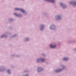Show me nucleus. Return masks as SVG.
<instances>
[{
	"mask_svg": "<svg viewBox=\"0 0 76 76\" xmlns=\"http://www.w3.org/2000/svg\"><path fill=\"white\" fill-rule=\"evenodd\" d=\"M15 9L16 10H20V11H21V12H22L23 13H25V10H23L22 9L20 8H15Z\"/></svg>",
	"mask_w": 76,
	"mask_h": 76,
	"instance_id": "obj_1",
	"label": "nucleus"
},
{
	"mask_svg": "<svg viewBox=\"0 0 76 76\" xmlns=\"http://www.w3.org/2000/svg\"><path fill=\"white\" fill-rule=\"evenodd\" d=\"M70 4H73L74 6L76 5V2L75 1H72L70 2Z\"/></svg>",
	"mask_w": 76,
	"mask_h": 76,
	"instance_id": "obj_2",
	"label": "nucleus"
},
{
	"mask_svg": "<svg viewBox=\"0 0 76 76\" xmlns=\"http://www.w3.org/2000/svg\"><path fill=\"white\" fill-rule=\"evenodd\" d=\"M47 0V1H50L51 3H54L55 2V1L54 0H45V1Z\"/></svg>",
	"mask_w": 76,
	"mask_h": 76,
	"instance_id": "obj_3",
	"label": "nucleus"
},
{
	"mask_svg": "<svg viewBox=\"0 0 76 76\" xmlns=\"http://www.w3.org/2000/svg\"><path fill=\"white\" fill-rule=\"evenodd\" d=\"M50 46L52 48H56V45H55L54 46L52 45H50Z\"/></svg>",
	"mask_w": 76,
	"mask_h": 76,
	"instance_id": "obj_4",
	"label": "nucleus"
},
{
	"mask_svg": "<svg viewBox=\"0 0 76 76\" xmlns=\"http://www.w3.org/2000/svg\"><path fill=\"white\" fill-rule=\"evenodd\" d=\"M41 71H42V68L41 67H39L38 68L37 70V71L38 72H40Z\"/></svg>",
	"mask_w": 76,
	"mask_h": 76,
	"instance_id": "obj_5",
	"label": "nucleus"
},
{
	"mask_svg": "<svg viewBox=\"0 0 76 76\" xmlns=\"http://www.w3.org/2000/svg\"><path fill=\"white\" fill-rule=\"evenodd\" d=\"M61 70L60 69H58L56 70V72H57V73H58V72H61Z\"/></svg>",
	"mask_w": 76,
	"mask_h": 76,
	"instance_id": "obj_6",
	"label": "nucleus"
},
{
	"mask_svg": "<svg viewBox=\"0 0 76 76\" xmlns=\"http://www.w3.org/2000/svg\"><path fill=\"white\" fill-rule=\"evenodd\" d=\"M68 60V58H64V60H65L66 61H67V60Z\"/></svg>",
	"mask_w": 76,
	"mask_h": 76,
	"instance_id": "obj_7",
	"label": "nucleus"
},
{
	"mask_svg": "<svg viewBox=\"0 0 76 76\" xmlns=\"http://www.w3.org/2000/svg\"><path fill=\"white\" fill-rule=\"evenodd\" d=\"M40 60H41V61H42V62H44L45 61V59L42 58H41L40 59Z\"/></svg>",
	"mask_w": 76,
	"mask_h": 76,
	"instance_id": "obj_8",
	"label": "nucleus"
},
{
	"mask_svg": "<svg viewBox=\"0 0 76 76\" xmlns=\"http://www.w3.org/2000/svg\"><path fill=\"white\" fill-rule=\"evenodd\" d=\"M41 27H42V28H41V30H42V29L44 28V26H43V25H42L41 26Z\"/></svg>",
	"mask_w": 76,
	"mask_h": 76,
	"instance_id": "obj_9",
	"label": "nucleus"
},
{
	"mask_svg": "<svg viewBox=\"0 0 76 76\" xmlns=\"http://www.w3.org/2000/svg\"><path fill=\"white\" fill-rule=\"evenodd\" d=\"M57 17L58 18V19H57V20H58L60 19V16L59 15H58Z\"/></svg>",
	"mask_w": 76,
	"mask_h": 76,
	"instance_id": "obj_10",
	"label": "nucleus"
},
{
	"mask_svg": "<svg viewBox=\"0 0 76 76\" xmlns=\"http://www.w3.org/2000/svg\"><path fill=\"white\" fill-rule=\"evenodd\" d=\"M14 15H15V16H18V15L17 14L14 13Z\"/></svg>",
	"mask_w": 76,
	"mask_h": 76,
	"instance_id": "obj_11",
	"label": "nucleus"
},
{
	"mask_svg": "<svg viewBox=\"0 0 76 76\" xmlns=\"http://www.w3.org/2000/svg\"><path fill=\"white\" fill-rule=\"evenodd\" d=\"M7 72L8 73H10V71L9 70H8L7 71Z\"/></svg>",
	"mask_w": 76,
	"mask_h": 76,
	"instance_id": "obj_12",
	"label": "nucleus"
},
{
	"mask_svg": "<svg viewBox=\"0 0 76 76\" xmlns=\"http://www.w3.org/2000/svg\"><path fill=\"white\" fill-rule=\"evenodd\" d=\"M61 6H63V4L62 3H61Z\"/></svg>",
	"mask_w": 76,
	"mask_h": 76,
	"instance_id": "obj_13",
	"label": "nucleus"
},
{
	"mask_svg": "<svg viewBox=\"0 0 76 76\" xmlns=\"http://www.w3.org/2000/svg\"><path fill=\"white\" fill-rule=\"evenodd\" d=\"M4 35L2 36L1 37V38H3V37H4Z\"/></svg>",
	"mask_w": 76,
	"mask_h": 76,
	"instance_id": "obj_14",
	"label": "nucleus"
},
{
	"mask_svg": "<svg viewBox=\"0 0 76 76\" xmlns=\"http://www.w3.org/2000/svg\"><path fill=\"white\" fill-rule=\"evenodd\" d=\"M63 7L64 8H66V7L65 6V7Z\"/></svg>",
	"mask_w": 76,
	"mask_h": 76,
	"instance_id": "obj_15",
	"label": "nucleus"
},
{
	"mask_svg": "<svg viewBox=\"0 0 76 76\" xmlns=\"http://www.w3.org/2000/svg\"><path fill=\"white\" fill-rule=\"evenodd\" d=\"M28 75H26V76H27Z\"/></svg>",
	"mask_w": 76,
	"mask_h": 76,
	"instance_id": "obj_16",
	"label": "nucleus"
},
{
	"mask_svg": "<svg viewBox=\"0 0 76 76\" xmlns=\"http://www.w3.org/2000/svg\"><path fill=\"white\" fill-rule=\"evenodd\" d=\"M50 28H51H51H52L50 27Z\"/></svg>",
	"mask_w": 76,
	"mask_h": 76,
	"instance_id": "obj_17",
	"label": "nucleus"
},
{
	"mask_svg": "<svg viewBox=\"0 0 76 76\" xmlns=\"http://www.w3.org/2000/svg\"><path fill=\"white\" fill-rule=\"evenodd\" d=\"M39 60V59H38V60Z\"/></svg>",
	"mask_w": 76,
	"mask_h": 76,
	"instance_id": "obj_18",
	"label": "nucleus"
},
{
	"mask_svg": "<svg viewBox=\"0 0 76 76\" xmlns=\"http://www.w3.org/2000/svg\"><path fill=\"white\" fill-rule=\"evenodd\" d=\"M75 50H76V49H75Z\"/></svg>",
	"mask_w": 76,
	"mask_h": 76,
	"instance_id": "obj_19",
	"label": "nucleus"
}]
</instances>
